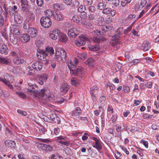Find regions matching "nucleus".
<instances>
[{
	"instance_id": "37998d69",
	"label": "nucleus",
	"mask_w": 159,
	"mask_h": 159,
	"mask_svg": "<svg viewBox=\"0 0 159 159\" xmlns=\"http://www.w3.org/2000/svg\"><path fill=\"white\" fill-rule=\"evenodd\" d=\"M16 93L17 95L24 99H25L27 97V95L22 92H16Z\"/></svg>"
},
{
	"instance_id": "338daca9",
	"label": "nucleus",
	"mask_w": 159,
	"mask_h": 159,
	"mask_svg": "<svg viewBox=\"0 0 159 159\" xmlns=\"http://www.w3.org/2000/svg\"><path fill=\"white\" fill-rule=\"evenodd\" d=\"M56 123H57V124L59 123L60 120V118L59 117H58L56 116V117L53 120Z\"/></svg>"
},
{
	"instance_id": "4c0bfd02",
	"label": "nucleus",
	"mask_w": 159,
	"mask_h": 159,
	"mask_svg": "<svg viewBox=\"0 0 159 159\" xmlns=\"http://www.w3.org/2000/svg\"><path fill=\"white\" fill-rule=\"evenodd\" d=\"M51 158L50 159H63L61 156L57 154H53L51 156Z\"/></svg>"
},
{
	"instance_id": "72a5a7b5",
	"label": "nucleus",
	"mask_w": 159,
	"mask_h": 159,
	"mask_svg": "<svg viewBox=\"0 0 159 159\" xmlns=\"http://www.w3.org/2000/svg\"><path fill=\"white\" fill-rule=\"evenodd\" d=\"M113 27L109 26H102L101 29L102 30L105 32H107L109 31L110 30H111L113 29Z\"/></svg>"
},
{
	"instance_id": "09e8293b",
	"label": "nucleus",
	"mask_w": 159,
	"mask_h": 159,
	"mask_svg": "<svg viewBox=\"0 0 159 159\" xmlns=\"http://www.w3.org/2000/svg\"><path fill=\"white\" fill-rule=\"evenodd\" d=\"M53 8L56 10H59L61 9V5L58 3L54 4L53 6Z\"/></svg>"
},
{
	"instance_id": "cd10ccee",
	"label": "nucleus",
	"mask_w": 159,
	"mask_h": 159,
	"mask_svg": "<svg viewBox=\"0 0 159 159\" xmlns=\"http://www.w3.org/2000/svg\"><path fill=\"white\" fill-rule=\"evenodd\" d=\"M45 51H43L42 52V53H41L40 52L38 53V54H37V57L40 59L41 60H44L45 59V60H46V57L48 56L46 54H45L44 53Z\"/></svg>"
},
{
	"instance_id": "79ce46f5",
	"label": "nucleus",
	"mask_w": 159,
	"mask_h": 159,
	"mask_svg": "<svg viewBox=\"0 0 159 159\" xmlns=\"http://www.w3.org/2000/svg\"><path fill=\"white\" fill-rule=\"evenodd\" d=\"M20 53L19 52H16L14 51H12L11 52V55L13 56L15 58L20 57Z\"/></svg>"
},
{
	"instance_id": "393cba45",
	"label": "nucleus",
	"mask_w": 159,
	"mask_h": 159,
	"mask_svg": "<svg viewBox=\"0 0 159 159\" xmlns=\"http://www.w3.org/2000/svg\"><path fill=\"white\" fill-rule=\"evenodd\" d=\"M95 61L94 59L91 58H89L87 61H85V63L86 65H88L90 66L93 67L94 66V65Z\"/></svg>"
},
{
	"instance_id": "680f3d73",
	"label": "nucleus",
	"mask_w": 159,
	"mask_h": 159,
	"mask_svg": "<svg viewBox=\"0 0 159 159\" xmlns=\"http://www.w3.org/2000/svg\"><path fill=\"white\" fill-rule=\"evenodd\" d=\"M100 39L98 37H94L93 38V41L97 43H99L100 42Z\"/></svg>"
},
{
	"instance_id": "f704fd0d",
	"label": "nucleus",
	"mask_w": 159,
	"mask_h": 159,
	"mask_svg": "<svg viewBox=\"0 0 159 159\" xmlns=\"http://www.w3.org/2000/svg\"><path fill=\"white\" fill-rule=\"evenodd\" d=\"M122 28H119L117 30V33L114 35V37L116 39H118L120 36L121 34V32H122Z\"/></svg>"
},
{
	"instance_id": "4be33fe9",
	"label": "nucleus",
	"mask_w": 159,
	"mask_h": 159,
	"mask_svg": "<svg viewBox=\"0 0 159 159\" xmlns=\"http://www.w3.org/2000/svg\"><path fill=\"white\" fill-rule=\"evenodd\" d=\"M45 54L48 56V54L50 55H53L54 53V50L52 47H48L46 48Z\"/></svg>"
},
{
	"instance_id": "bf43d9fd",
	"label": "nucleus",
	"mask_w": 159,
	"mask_h": 159,
	"mask_svg": "<svg viewBox=\"0 0 159 159\" xmlns=\"http://www.w3.org/2000/svg\"><path fill=\"white\" fill-rule=\"evenodd\" d=\"M45 147L46 148L45 150L46 151H51L53 149V148L52 147L46 144V147Z\"/></svg>"
},
{
	"instance_id": "dca6fc26",
	"label": "nucleus",
	"mask_w": 159,
	"mask_h": 159,
	"mask_svg": "<svg viewBox=\"0 0 159 159\" xmlns=\"http://www.w3.org/2000/svg\"><path fill=\"white\" fill-rule=\"evenodd\" d=\"M11 33H12L16 35H19L20 34L19 27L16 25H13L11 27Z\"/></svg>"
},
{
	"instance_id": "2f4dec72",
	"label": "nucleus",
	"mask_w": 159,
	"mask_h": 159,
	"mask_svg": "<svg viewBox=\"0 0 159 159\" xmlns=\"http://www.w3.org/2000/svg\"><path fill=\"white\" fill-rule=\"evenodd\" d=\"M14 18L15 20L19 24L22 22V18L20 15H15L14 16Z\"/></svg>"
},
{
	"instance_id": "4d7b16f0",
	"label": "nucleus",
	"mask_w": 159,
	"mask_h": 159,
	"mask_svg": "<svg viewBox=\"0 0 159 159\" xmlns=\"http://www.w3.org/2000/svg\"><path fill=\"white\" fill-rule=\"evenodd\" d=\"M120 147L128 155L129 154V152L128 150H127V148L126 147L122 145H120Z\"/></svg>"
},
{
	"instance_id": "ea45409f",
	"label": "nucleus",
	"mask_w": 159,
	"mask_h": 159,
	"mask_svg": "<svg viewBox=\"0 0 159 159\" xmlns=\"http://www.w3.org/2000/svg\"><path fill=\"white\" fill-rule=\"evenodd\" d=\"M71 82L72 85L76 86L79 84V81L77 79L73 78L71 79Z\"/></svg>"
},
{
	"instance_id": "052dcab7",
	"label": "nucleus",
	"mask_w": 159,
	"mask_h": 159,
	"mask_svg": "<svg viewBox=\"0 0 159 159\" xmlns=\"http://www.w3.org/2000/svg\"><path fill=\"white\" fill-rule=\"evenodd\" d=\"M96 8L94 6H90L89 7V11L93 12L95 11Z\"/></svg>"
},
{
	"instance_id": "9d476101",
	"label": "nucleus",
	"mask_w": 159,
	"mask_h": 159,
	"mask_svg": "<svg viewBox=\"0 0 159 159\" xmlns=\"http://www.w3.org/2000/svg\"><path fill=\"white\" fill-rule=\"evenodd\" d=\"M51 16H53L54 17L55 19L58 21H60L62 20L63 18V16L62 13L60 12H54L52 13L51 12Z\"/></svg>"
},
{
	"instance_id": "a211bd4d",
	"label": "nucleus",
	"mask_w": 159,
	"mask_h": 159,
	"mask_svg": "<svg viewBox=\"0 0 159 159\" xmlns=\"http://www.w3.org/2000/svg\"><path fill=\"white\" fill-rule=\"evenodd\" d=\"M3 9L2 7L0 6V16L3 14L6 17H7V7L5 4H4L2 6Z\"/></svg>"
},
{
	"instance_id": "3c124183",
	"label": "nucleus",
	"mask_w": 159,
	"mask_h": 159,
	"mask_svg": "<svg viewBox=\"0 0 159 159\" xmlns=\"http://www.w3.org/2000/svg\"><path fill=\"white\" fill-rule=\"evenodd\" d=\"M93 3V0H84L83 3L84 5H91Z\"/></svg>"
},
{
	"instance_id": "39448f33",
	"label": "nucleus",
	"mask_w": 159,
	"mask_h": 159,
	"mask_svg": "<svg viewBox=\"0 0 159 159\" xmlns=\"http://www.w3.org/2000/svg\"><path fill=\"white\" fill-rule=\"evenodd\" d=\"M80 32L75 28L69 29L68 31V35L71 39L76 38L79 35Z\"/></svg>"
},
{
	"instance_id": "ddd939ff",
	"label": "nucleus",
	"mask_w": 159,
	"mask_h": 159,
	"mask_svg": "<svg viewBox=\"0 0 159 159\" xmlns=\"http://www.w3.org/2000/svg\"><path fill=\"white\" fill-rule=\"evenodd\" d=\"M93 139L95 142V145L93 146V147L96 148L98 150H101L102 147L100 140L96 137H93Z\"/></svg>"
},
{
	"instance_id": "c9c22d12",
	"label": "nucleus",
	"mask_w": 159,
	"mask_h": 159,
	"mask_svg": "<svg viewBox=\"0 0 159 159\" xmlns=\"http://www.w3.org/2000/svg\"><path fill=\"white\" fill-rule=\"evenodd\" d=\"M89 48L90 50L94 51H98L99 49V45L97 44L96 46L94 45L90 46Z\"/></svg>"
},
{
	"instance_id": "e2e57ef3",
	"label": "nucleus",
	"mask_w": 159,
	"mask_h": 159,
	"mask_svg": "<svg viewBox=\"0 0 159 159\" xmlns=\"http://www.w3.org/2000/svg\"><path fill=\"white\" fill-rule=\"evenodd\" d=\"M140 59H135L132 60L130 62L133 65L136 64L140 62Z\"/></svg>"
},
{
	"instance_id": "a19ab883",
	"label": "nucleus",
	"mask_w": 159,
	"mask_h": 159,
	"mask_svg": "<svg viewBox=\"0 0 159 159\" xmlns=\"http://www.w3.org/2000/svg\"><path fill=\"white\" fill-rule=\"evenodd\" d=\"M135 15L130 14L125 19L126 21H129L135 17Z\"/></svg>"
},
{
	"instance_id": "b1692460",
	"label": "nucleus",
	"mask_w": 159,
	"mask_h": 159,
	"mask_svg": "<svg viewBox=\"0 0 159 159\" xmlns=\"http://www.w3.org/2000/svg\"><path fill=\"white\" fill-rule=\"evenodd\" d=\"M0 81H2L6 85H7L8 87L11 89H13V87L12 84H11L9 81H8L5 79H3L2 78L0 77Z\"/></svg>"
},
{
	"instance_id": "20e7f679",
	"label": "nucleus",
	"mask_w": 159,
	"mask_h": 159,
	"mask_svg": "<svg viewBox=\"0 0 159 159\" xmlns=\"http://www.w3.org/2000/svg\"><path fill=\"white\" fill-rule=\"evenodd\" d=\"M84 70L81 66H79L75 70L71 69L70 70V73L74 75H76L81 77V75L84 73Z\"/></svg>"
},
{
	"instance_id": "de8ad7c7",
	"label": "nucleus",
	"mask_w": 159,
	"mask_h": 159,
	"mask_svg": "<svg viewBox=\"0 0 159 159\" xmlns=\"http://www.w3.org/2000/svg\"><path fill=\"white\" fill-rule=\"evenodd\" d=\"M2 36L5 39L7 38V33L6 29L5 28H4L3 29V30L2 32Z\"/></svg>"
},
{
	"instance_id": "13d9d810",
	"label": "nucleus",
	"mask_w": 159,
	"mask_h": 159,
	"mask_svg": "<svg viewBox=\"0 0 159 159\" xmlns=\"http://www.w3.org/2000/svg\"><path fill=\"white\" fill-rule=\"evenodd\" d=\"M36 3L39 7H41L43 5V0H36Z\"/></svg>"
},
{
	"instance_id": "bb28decb",
	"label": "nucleus",
	"mask_w": 159,
	"mask_h": 159,
	"mask_svg": "<svg viewBox=\"0 0 159 159\" xmlns=\"http://www.w3.org/2000/svg\"><path fill=\"white\" fill-rule=\"evenodd\" d=\"M7 16H8V13H9V15L11 16H14L15 15V14L16 13V11L14 10L10 6L8 8H7Z\"/></svg>"
},
{
	"instance_id": "5701e85b",
	"label": "nucleus",
	"mask_w": 159,
	"mask_h": 159,
	"mask_svg": "<svg viewBox=\"0 0 159 159\" xmlns=\"http://www.w3.org/2000/svg\"><path fill=\"white\" fill-rule=\"evenodd\" d=\"M71 113V115L74 116H79L81 114V110L80 108L77 107L76 108V110H73Z\"/></svg>"
},
{
	"instance_id": "7c9ffc66",
	"label": "nucleus",
	"mask_w": 159,
	"mask_h": 159,
	"mask_svg": "<svg viewBox=\"0 0 159 159\" xmlns=\"http://www.w3.org/2000/svg\"><path fill=\"white\" fill-rule=\"evenodd\" d=\"M31 27H30V25H29V23L28 21L27 20H26L24 23L23 28L24 29L26 30V31L27 32L30 28H31Z\"/></svg>"
},
{
	"instance_id": "f3484780",
	"label": "nucleus",
	"mask_w": 159,
	"mask_h": 159,
	"mask_svg": "<svg viewBox=\"0 0 159 159\" xmlns=\"http://www.w3.org/2000/svg\"><path fill=\"white\" fill-rule=\"evenodd\" d=\"M69 86L67 83H64L61 84L60 88V91L61 92L66 93L68 89Z\"/></svg>"
},
{
	"instance_id": "603ef678",
	"label": "nucleus",
	"mask_w": 159,
	"mask_h": 159,
	"mask_svg": "<svg viewBox=\"0 0 159 159\" xmlns=\"http://www.w3.org/2000/svg\"><path fill=\"white\" fill-rule=\"evenodd\" d=\"M147 3V0H141L140 5H139V7H141L142 9Z\"/></svg>"
},
{
	"instance_id": "4468645a",
	"label": "nucleus",
	"mask_w": 159,
	"mask_h": 159,
	"mask_svg": "<svg viewBox=\"0 0 159 159\" xmlns=\"http://www.w3.org/2000/svg\"><path fill=\"white\" fill-rule=\"evenodd\" d=\"M45 90L44 89H42L39 91L35 90V93L34 95L38 98H43L45 97Z\"/></svg>"
},
{
	"instance_id": "5fc2aeb1",
	"label": "nucleus",
	"mask_w": 159,
	"mask_h": 159,
	"mask_svg": "<svg viewBox=\"0 0 159 159\" xmlns=\"http://www.w3.org/2000/svg\"><path fill=\"white\" fill-rule=\"evenodd\" d=\"M38 139L40 141L44 143H48L50 142V141L48 139H43L42 138H38Z\"/></svg>"
},
{
	"instance_id": "c85d7f7f",
	"label": "nucleus",
	"mask_w": 159,
	"mask_h": 159,
	"mask_svg": "<svg viewBox=\"0 0 159 159\" xmlns=\"http://www.w3.org/2000/svg\"><path fill=\"white\" fill-rule=\"evenodd\" d=\"M59 38L62 42L64 43H65L68 39L67 37L66 34L61 32H60V35H59Z\"/></svg>"
},
{
	"instance_id": "c03bdc74",
	"label": "nucleus",
	"mask_w": 159,
	"mask_h": 159,
	"mask_svg": "<svg viewBox=\"0 0 159 159\" xmlns=\"http://www.w3.org/2000/svg\"><path fill=\"white\" fill-rule=\"evenodd\" d=\"M86 7L85 6L80 5L78 8V11L79 12H83L85 10Z\"/></svg>"
},
{
	"instance_id": "9b49d317",
	"label": "nucleus",
	"mask_w": 159,
	"mask_h": 159,
	"mask_svg": "<svg viewBox=\"0 0 159 159\" xmlns=\"http://www.w3.org/2000/svg\"><path fill=\"white\" fill-rule=\"evenodd\" d=\"M48 75L46 74H43L40 76L38 80V83L41 85H43L46 82L48 77Z\"/></svg>"
},
{
	"instance_id": "0e129e2a",
	"label": "nucleus",
	"mask_w": 159,
	"mask_h": 159,
	"mask_svg": "<svg viewBox=\"0 0 159 159\" xmlns=\"http://www.w3.org/2000/svg\"><path fill=\"white\" fill-rule=\"evenodd\" d=\"M98 89L97 87L96 86H93L90 89V93H93L96 92V91Z\"/></svg>"
},
{
	"instance_id": "e433bc0d",
	"label": "nucleus",
	"mask_w": 159,
	"mask_h": 159,
	"mask_svg": "<svg viewBox=\"0 0 159 159\" xmlns=\"http://www.w3.org/2000/svg\"><path fill=\"white\" fill-rule=\"evenodd\" d=\"M54 95L52 93L50 94L47 96L44 97L46 101H50L54 98Z\"/></svg>"
},
{
	"instance_id": "aec40b11",
	"label": "nucleus",
	"mask_w": 159,
	"mask_h": 159,
	"mask_svg": "<svg viewBox=\"0 0 159 159\" xmlns=\"http://www.w3.org/2000/svg\"><path fill=\"white\" fill-rule=\"evenodd\" d=\"M27 32L30 34L31 37L32 38L36 37L37 35V31L34 27H31Z\"/></svg>"
},
{
	"instance_id": "8fccbe9b",
	"label": "nucleus",
	"mask_w": 159,
	"mask_h": 159,
	"mask_svg": "<svg viewBox=\"0 0 159 159\" xmlns=\"http://www.w3.org/2000/svg\"><path fill=\"white\" fill-rule=\"evenodd\" d=\"M0 63L7 64L8 63V61L5 58L0 57Z\"/></svg>"
},
{
	"instance_id": "7ed1b4c3",
	"label": "nucleus",
	"mask_w": 159,
	"mask_h": 159,
	"mask_svg": "<svg viewBox=\"0 0 159 159\" xmlns=\"http://www.w3.org/2000/svg\"><path fill=\"white\" fill-rule=\"evenodd\" d=\"M78 38L75 40V43L76 45L78 47L84 45L85 43V41H88L89 39L87 37L82 35H80Z\"/></svg>"
},
{
	"instance_id": "423d86ee",
	"label": "nucleus",
	"mask_w": 159,
	"mask_h": 159,
	"mask_svg": "<svg viewBox=\"0 0 159 159\" xmlns=\"http://www.w3.org/2000/svg\"><path fill=\"white\" fill-rule=\"evenodd\" d=\"M60 31L58 29H55L51 31L49 34V37L52 39L55 40L57 38H59L60 35Z\"/></svg>"
},
{
	"instance_id": "1a4fd4ad",
	"label": "nucleus",
	"mask_w": 159,
	"mask_h": 159,
	"mask_svg": "<svg viewBox=\"0 0 159 159\" xmlns=\"http://www.w3.org/2000/svg\"><path fill=\"white\" fill-rule=\"evenodd\" d=\"M78 61L77 59L74 58L73 61L70 60L69 62L67 63V65L70 70L72 69V68L76 67Z\"/></svg>"
},
{
	"instance_id": "c756f323",
	"label": "nucleus",
	"mask_w": 159,
	"mask_h": 159,
	"mask_svg": "<svg viewBox=\"0 0 159 159\" xmlns=\"http://www.w3.org/2000/svg\"><path fill=\"white\" fill-rule=\"evenodd\" d=\"M20 57L14 58L13 59V62L17 64H20L24 62L23 59L20 58Z\"/></svg>"
},
{
	"instance_id": "864d4df0",
	"label": "nucleus",
	"mask_w": 159,
	"mask_h": 159,
	"mask_svg": "<svg viewBox=\"0 0 159 159\" xmlns=\"http://www.w3.org/2000/svg\"><path fill=\"white\" fill-rule=\"evenodd\" d=\"M87 17V13L84 12H82L80 16V17L81 19H85Z\"/></svg>"
},
{
	"instance_id": "a878e982",
	"label": "nucleus",
	"mask_w": 159,
	"mask_h": 159,
	"mask_svg": "<svg viewBox=\"0 0 159 159\" xmlns=\"http://www.w3.org/2000/svg\"><path fill=\"white\" fill-rule=\"evenodd\" d=\"M4 143L6 145L12 147H15L16 145L15 142L11 140H6Z\"/></svg>"
},
{
	"instance_id": "58836bf2",
	"label": "nucleus",
	"mask_w": 159,
	"mask_h": 159,
	"mask_svg": "<svg viewBox=\"0 0 159 159\" xmlns=\"http://www.w3.org/2000/svg\"><path fill=\"white\" fill-rule=\"evenodd\" d=\"M93 34L99 37H102L104 34L103 32H100L97 30L93 31Z\"/></svg>"
},
{
	"instance_id": "412c9836",
	"label": "nucleus",
	"mask_w": 159,
	"mask_h": 159,
	"mask_svg": "<svg viewBox=\"0 0 159 159\" xmlns=\"http://www.w3.org/2000/svg\"><path fill=\"white\" fill-rule=\"evenodd\" d=\"M143 50L144 51L148 50L151 47V44L149 43L146 41H144L142 45Z\"/></svg>"
},
{
	"instance_id": "f8f14e48",
	"label": "nucleus",
	"mask_w": 159,
	"mask_h": 159,
	"mask_svg": "<svg viewBox=\"0 0 159 159\" xmlns=\"http://www.w3.org/2000/svg\"><path fill=\"white\" fill-rule=\"evenodd\" d=\"M20 39L23 43H26L30 40V37L29 35L25 34L21 35Z\"/></svg>"
},
{
	"instance_id": "0eeeda50",
	"label": "nucleus",
	"mask_w": 159,
	"mask_h": 159,
	"mask_svg": "<svg viewBox=\"0 0 159 159\" xmlns=\"http://www.w3.org/2000/svg\"><path fill=\"white\" fill-rule=\"evenodd\" d=\"M43 66V63L42 61H38L34 62L32 64V66L37 70H40L42 69Z\"/></svg>"
},
{
	"instance_id": "2eb2a0df",
	"label": "nucleus",
	"mask_w": 159,
	"mask_h": 159,
	"mask_svg": "<svg viewBox=\"0 0 159 159\" xmlns=\"http://www.w3.org/2000/svg\"><path fill=\"white\" fill-rule=\"evenodd\" d=\"M9 39L11 42L13 44H16L17 42V37L16 35L12 33H10L9 34Z\"/></svg>"
},
{
	"instance_id": "6e6552de",
	"label": "nucleus",
	"mask_w": 159,
	"mask_h": 159,
	"mask_svg": "<svg viewBox=\"0 0 159 159\" xmlns=\"http://www.w3.org/2000/svg\"><path fill=\"white\" fill-rule=\"evenodd\" d=\"M103 13L105 14H110L111 16H114L116 14V11L115 10L111 9L109 8L108 6L107 5L106 7L102 11Z\"/></svg>"
},
{
	"instance_id": "774afa93",
	"label": "nucleus",
	"mask_w": 159,
	"mask_h": 159,
	"mask_svg": "<svg viewBox=\"0 0 159 159\" xmlns=\"http://www.w3.org/2000/svg\"><path fill=\"white\" fill-rule=\"evenodd\" d=\"M141 143H142L144 145L145 147L146 148H148V142L144 140H142L141 141Z\"/></svg>"
},
{
	"instance_id": "6e6d98bb",
	"label": "nucleus",
	"mask_w": 159,
	"mask_h": 159,
	"mask_svg": "<svg viewBox=\"0 0 159 159\" xmlns=\"http://www.w3.org/2000/svg\"><path fill=\"white\" fill-rule=\"evenodd\" d=\"M17 112L18 113L24 116H25L27 115V113L25 111H23L20 110H18Z\"/></svg>"
},
{
	"instance_id": "6ab92c4d",
	"label": "nucleus",
	"mask_w": 159,
	"mask_h": 159,
	"mask_svg": "<svg viewBox=\"0 0 159 159\" xmlns=\"http://www.w3.org/2000/svg\"><path fill=\"white\" fill-rule=\"evenodd\" d=\"M0 53L2 54H7L8 52V49L7 46L4 44H2L1 46L0 45Z\"/></svg>"
},
{
	"instance_id": "49530a36",
	"label": "nucleus",
	"mask_w": 159,
	"mask_h": 159,
	"mask_svg": "<svg viewBox=\"0 0 159 159\" xmlns=\"http://www.w3.org/2000/svg\"><path fill=\"white\" fill-rule=\"evenodd\" d=\"M72 20L75 21L76 23H78L80 21V20L79 18L77 15H75L72 18Z\"/></svg>"
},
{
	"instance_id": "473e14b6",
	"label": "nucleus",
	"mask_w": 159,
	"mask_h": 159,
	"mask_svg": "<svg viewBox=\"0 0 159 159\" xmlns=\"http://www.w3.org/2000/svg\"><path fill=\"white\" fill-rule=\"evenodd\" d=\"M107 5V4L105 3L99 2L98 5V9L103 11Z\"/></svg>"
},
{
	"instance_id": "a18cd8bd",
	"label": "nucleus",
	"mask_w": 159,
	"mask_h": 159,
	"mask_svg": "<svg viewBox=\"0 0 159 159\" xmlns=\"http://www.w3.org/2000/svg\"><path fill=\"white\" fill-rule=\"evenodd\" d=\"M38 147L41 148L43 150H45L46 144L44 143H38Z\"/></svg>"
},
{
	"instance_id": "f257e3e1",
	"label": "nucleus",
	"mask_w": 159,
	"mask_h": 159,
	"mask_svg": "<svg viewBox=\"0 0 159 159\" xmlns=\"http://www.w3.org/2000/svg\"><path fill=\"white\" fill-rule=\"evenodd\" d=\"M55 55V59L58 62L61 61H65L68 58L66 52L63 49L56 51Z\"/></svg>"
},
{
	"instance_id": "69168bd1",
	"label": "nucleus",
	"mask_w": 159,
	"mask_h": 159,
	"mask_svg": "<svg viewBox=\"0 0 159 159\" xmlns=\"http://www.w3.org/2000/svg\"><path fill=\"white\" fill-rule=\"evenodd\" d=\"M4 18L2 16H0V27L2 26L4 24Z\"/></svg>"
},
{
	"instance_id": "f03ea898",
	"label": "nucleus",
	"mask_w": 159,
	"mask_h": 159,
	"mask_svg": "<svg viewBox=\"0 0 159 159\" xmlns=\"http://www.w3.org/2000/svg\"><path fill=\"white\" fill-rule=\"evenodd\" d=\"M40 23L42 26L46 28L49 27L52 24L51 20L48 16L41 17L40 20Z\"/></svg>"
}]
</instances>
